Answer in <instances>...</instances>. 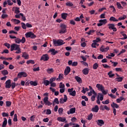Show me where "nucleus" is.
<instances>
[{"label": "nucleus", "instance_id": "nucleus-40", "mask_svg": "<svg viewBox=\"0 0 127 127\" xmlns=\"http://www.w3.org/2000/svg\"><path fill=\"white\" fill-rule=\"evenodd\" d=\"M63 111H64L63 108H60L58 110L59 115H62V114H63Z\"/></svg>", "mask_w": 127, "mask_h": 127}, {"label": "nucleus", "instance_id": "nucleus-59", "mask_svg": "<svg viewBox=\"0 0 127 127\" xmlns=\"http://www.w3.org/2000/svg\"><path fill=\"white\" fill-rule=\"evenodd\" d=\"M4 45L5 46H6V47H7V48H8V49H9V48H10V44L7 43H4Z\"/></svg>", "mask_w": 127, "mask_h": 127}, {"label": "nucleus", "instance_id": "nucleus-38", "mask_svg": "<svg viewBox=\"0 0 127 127\" xmlns=\"http://www.w3.org/2000/svg\"><path fill=\"white\" fill-rule=\"evenodd\" d=\"M66 5L67 6H73L74 5V4H73V3H72V2L70 1H68L66 3Z\"/></svg>", "mask_w": 127, "mask_h": 127}, {"label": "nucleus", "instance_id": "nucleus-62", "mask_svg": "<svg viewBox=\"0 0 127 127\" xmlns=\"http://www.w3.org/2000/svg\"><path fill=\"white\" fill-rule=\"evenodd\" d=\"M104 58V56L103 55H99V56H98L97 59L99 60L101 59H103Z\"/></svg>", "mask_w": 127, "mask_h": 127}, {"label": "nucleus", "instance_id": "nucleus-57", "mask_svg": "<svg viewBox=\"0 0 127 127\" xmlns=\"http://www.w3.org/2000/svg\"><path fill=\"white\" fill-rule=\"evenodd\" d=\"M7 16H8V15L6 14H2L1 15V18L3 19H4V18H6V17H7Z\"/></svg>", "mask_w": 127, "mask_h": 127}, {"label": "nucleus", "instance_id": "nucleus-16", "mask_svg": "<svg viewBox=\"0 0 127 127\" xmlns=\"http://www.w3.org/2000/svg\"><path fill=\"white\" fill-rule=\"evenodd\" d=\"M82 73L84 74V75H88V74H89V68H84L82 70Z\"/></svg>", "mask_w": 127, "mask_h": 127}, {"label": "nucleus", "instance_id": "nucleus-33", "mask_svg": "<svg viewBox=\"0 0 127 127\" xmlns=\"http://www.w3.org/2000/svg\"><path fill=\"white\" fill-rule=\"evenodd\" d=\"M99 22L103 23V24H106L108 21H107V19H104L100 20Z\"/></svg>", "mask_w": 127, "mask_h": 127}, {"label": "nucleus", "instance_id": "nucleus-5", "mask_svg": "<svg viewBox=\"0 0 127 127\" xmlns=\"http://www.w3.org/2000/svg\"><path fill=\"white\" fill-rule=\"evenodd\" d=\"M20 45L15 44H13L11 45V48L10 50L11 51H13V50H18V49H20L19 47Z\"/></svg>", "mask_w": 127, "mask_h": 127}, {"label": "nucleus", "instance_id": "nucleus-27", "mask_svg": "<svg viewBox=\"0 0 127 127\" xmlns=\"http://www.w3.org/2000/svg\"><path fill=\"white\" fill-rule=\"evenodd\" d=\"M108 75L109 78H113V77L115 76V74H113V71H110L108 73Z\"/></svg>", "mask_w": 127, "mask_h": 127}, {"label": "nucleus", "instance_id": "nucleus-46", "mask_svg": "<svg viewBox=\"0 0 127 127\" xmlns=\"http://www.w3.org/2000/svg\"><path fill=\"white\" fill-rule=\"evenodd\" d=\"M55 80H56V77H52L50 79V83H53V82H55Z\"/></svg>", "mask_w": 127, "mask_h": 127}, {"label": "nucleus", "instance_id": "nucleus-6", "mask_svg": "<svg viewBox=\"0 0 127 127\" xmlns=\"http://www.w3.org/2000/svg\"><path fill=\"white\" fill-rule=\"evenodd\" d=\"M49 60V56L47 54L43 55L40 59V61H48Z\"/></svg>", "mask_w": 127, "mask_h": 127}, {"label": "nucleus", "instance_id": "nucleus-34", "mask_svg": "<svg viewBox=\"0 0 127 127\" xmlns=\"http://www.w3.org/2000/svg\"><path fill=\"white\" fill-rule=\"evenodd\" d=\"M30 84L31 86H37L38 85V83L36 81H31L30 82Z\"/></svg>", "mask_w": 127, "mask_h": 127}, {"label": "nucleus", "instance_id": "nucleus-61", "mask_svg": "<svg viewBox=\"0 0 127 127\" xmlns=\"http://www.w3.org/2000/svg\"><path fill=\"white\" fill-rule=\"evenodd\" d=\"M34 119H35V116L33 115V116H31L30 120L31 122H34Z\"/></svg>", "mask_w": 127, "mask_h": 127}, {"label": "nucleus", "instance_id": "nucleus-32", "mask_svg": "<svg viewBox=\"0 0 127 127\" xmlns=\"http://www.w3.org/2000/svg\"><path fill=\"white\" fill-rule=\"evenodd\" d=\"M116 81L117 82H122L124 80V77H120L115 78Z\"/></svg>", "mask_w": 127, "mask_h": 127}, {"label": "nucleus", "instance_id": "nucleus-23", "mask_svg": "<svg viewBox=\"0 0 127 127\" xmlns=\"http://www.w3.org/2000/svg\"><path fill=\"white\" fill-rule=\"evenodd\" d=\"M92 94H93L95 96H97V93L94 90H91L90 92L88 93V96H92Z\"/></svg>", "mask_w": 127, "mask_h": 127}, {"label": "nucleus", "instance_id": "nucleus-22", "mask_svg": "<svg viewBox=\"0 0 127 127\" xmlns=\"http://www.w3.org/2000/svg\"><path fill=\"white\" fill-rule=\"evenodd\" d=\"M75 79L77 81V82H78V83H82V79L81 78V77L78 76H75Z\"/></svg>", "mask_w": 127, "mask_h": 127}, {"label": "nucleus", "instance_id": "nucleus-60", "mask_svg": "<svg viewBox=\"0 0 127 127\" xmlns=\"http://www.w3.org/2000/svg\"><path fill=\"white\" fill-rule=\"evenodd\" d=\"M13 121L14 122H17V114H14V118H13Z\"/></svg>", "mask_w": 127, "mask_h": 127}, {"label": "nucleus", "instance_id": "nucleus-31", "mask_svg": "<svg viewBox=\"0 0 127 127\" xmlns=\"http://www.w3.org/2000/svg\"><path fill=\"white\" fill-rule=\"evenodd\" d=\"M98 67H99V64H98V63H95V64H94L93 65V68L94 70H97V69H98Z\"/></svg>", "mask_w": 127, "mask_h": 127}, {"label": "nucleus", "instance_id": "nucleus-29", "mask_svg": "<svg viewBox=\"0 0 127 127\" xmlns=\"http://www.w3.org/2000/svg\"><path fill=\"white\" fill-rule=\"evenodd\" d=\"M117 7H118V8H119V9H124V7L122 6V5L121 4V3H120L119 2H117Z\"/></svg>", "mask_w": 127, "mask_h": 127}, {"label": "nucleus", "instance_id": "nucleus-50", "mask_svg": "<svg viewBox=\"0 0 127 127\" xmlns=\"http://www.w3.org/2000/svg\"><path fill=\"white\" fill-rule=\"evenodd\" d=\"M92 119H93V114L90 113L89 114V115H88V121H91V120H92Z\"/></svg>", "mask_w": 127, "mask_h": 127}, {"label": "nucleus", "instance_id": "nucleus-15", "mask_svg": "<svg viewBox=\"0 0 127 127\" xmlns=\"http://www.w3.org/2000/svg\"><path fill=\"white\" fill-rule=\"evenodd\" d=\"M100 109L102 111H105V110H106V111H110V108L107 105H101Z\"/></svg>", "mask_w": 127, "mask_h": 127}, {"label": "nucleus", "instance_id": "nucleus-9", "mask_svg": "<svg viewBox=\"0 0 127 127\" xmlns=\"http://www.w3.org/2000/svg\"><path fill=\"white\" fill-rule=\"evenodd\" d=\"M22 76L23 77H27V74L25 72H23V71L20 72L18 73V74H17L18 78H20Z\"/></svg>", "mask_w": 127, "mask_h": 127}, {"label": "nucleus", "instance_id": "nucleus-26", "mask_svg": "<svg viewBox=\"0 0 127 127\" xmlns=\"http://www.w3.org/2000/svg\"><path fill=\"white\" fill-rule=\"evenodd\" d=\"M50 84V81L48 80H44V85H45V86H49Z\"/></svg>", "mask_w": 127, "mask_h": 127}, {"label": "nucleus", "instance_id": "nucleus-21", "mask_svg": "<svg viewBox=\"0 0 127 127\" xmlns=\"http://www.w3.org/2000/svg\"><path fill=\"white\" fill-rule=\"evenodd\" d=\"M58 121L59 122H62V123H64V122L66 121V118H62V117H58Z\"/></svg>", "mask_w": 127, "mask_h": 127}, {"label": "nucleus", "instance_id": "nucleus-17", "mask_svg": "<svg viewBox=\"0 0 127 127\" xmlns=\"http://www.w3.org/2000/svg\"><path fill=\"white\" fill-rule=\"evenodd\" d=\"M49 52H51L52 55H56V54L58 53V52L57 51H56L54 49H52L50 50Z\"/></svg>", "mask_w": 127, "mask_h": 127}, {"label": "nucleus", "instance_id": "nucleus-12", "mask_svg": "<svg viewBox=\"0 0 127 127\" xmlns=\"http://www.w3.org/2000/svg\"><path fill=\"white\" fill-rule=\"evenodd\" d=\"M91 112H94V113H98V112H99V106L98 105H95L94 107L92 108Z\"/></svg>", "mask_w": 127, "mask_h": 127}, {"label": "nucleus", "instance_id": "nucleus-37", "mask_svg": "<svg viewBox=\"0 0 127 127\" xmlns=\"http://www.w3.org/2000/svg\"><path fill=\"white\" fill-rule=\"evenodd\" d=\"M127 18V15H123L122 17H120L118 18V20H124V19H126Z\"/></svg>", "mask_w": 127, "mask_h": 127}, {"label": "nucleus", "instance_id": "nucleus-43", "mask_svg": "<svg viewBox=\"0 0 127 127\" xmlns=\"http://www.w3.org/2000/svg\"><path fill=\"white\" fill-rule=\"evenodd\" d=\"M20 12V11H19V7H16L15 9V13H16V14H18Z\"/></svg>", "mask_w": 127, "mask_h": 127}, {"label": "nucleus", "instance_id": "nucleus-45", "mask_svg": "<svg viewBox=\"0 0 127 127\" xmlns=\"http://www.w3.org/2000/svg\"><path fill=\"white\" fill-rule=\"evenodd\" d=\"M6 107H9L11 106V102L10 101H6Z\"/></svg>", "mask_w": 127, "mask_h": 127}, {"label": "nucleus", "instance_id": "nucleus-11", "mask_svg": "<svg viewBox=\"0 0 127 127\" xmlns=\"http://www.w3.org/2000/svg\"><path fill=\"white\" fill-rule=\"evenodd\" d=\"M70 71H71V68L69 66H66L64 70V75L67 76L70 73Z\"/></svg>", "mask_w": 127, "mask_h": 127}, {"label": "nucleus", "instance_id": "nucleus-53", "mask_svg": "<svg viewBox=\"0 0 127 127\" xmlns=\"http://www.w3.org/2000/svg\"><path fill=\"white\" fill-rule=\"evenodd\" d=\"M81 98L83 99V100H85L86 102H88V101H89V99H88L86 96H82Z\"/></svg>", "mask_w": 127, "mask_h": 127}, {"label": "nucleus", "instance_id": "nucleus-19", "mask_svg": "<svg viewBox=\"0 0 127 127\" xmlns=\"http://www.w3.org/2000/svg\"><path fill=\"white\" fill-rule=\"evenodd\" d=\"M3 120L4 121L3 122L2 127H6V125H7V120L5 118H4Z\"/></svg>", "mask_w": 127, "mask_h": 127}, {"label": "nucleus", "instance_id": "nucleus-1", "mask_svg": "<svg viewBox=\"0 0 127 127\" xmlns=\"http://www.w3.org/2000/svg\"><path fill=\"white\" fill-rule=\"evenodd\" d=\"M53 42L54 45H55V46H61V45H63L65 44V42H64V41H63V40H61V39H59L58 40L53 39Z\"/></svg>", "mask_w": 127, "mask_h": 127}, {"label": "nucleus", "instance_id": "nucleus-64", "mask_svg": "<svg viewBox=\"0 0 127 127\" xmlns=\"http://www.w3.org/2000/svg\"><path fill=\"white\" fill-rule=\"evenodd\" d=\"M70 23L72 25H75V24H76V22H75V21H74V20H70Z\"/></svg>", "mask_w": 127, "mask_h": 127}, {"label": "nucleus", "instance_id": "nucleus-25", "mask_svg": "<svg viewBox=\"0 0 127 127\" xmlns=\"http://www.w3.org/2000/svg\"><path fill=\"white\" fill-rule=\"evenodd\" d=\"M47 71L48 74H52V73H53V72H54V69L53 68H48L47 69Z\"/></svg>", "mask_w": 127, "mask_h": 127}, {"label": "nucleus", "instance_id": "nucleus-52", "mask_svg": "<svg viewBox=\"0 0 127 127\" xmlns=\"http://www.w3.org/2000/svg\"><path fill=\"white\" fill-rule=\"evenodd\" d=\"M80 63H81V64H82L84 66H86V67H88L89 66V64H88V63L84 61H81Z\"/></svg>", "mask_w": 127, "mask_h": 127}, {"label": "nucleus", "instance_id": "nucleus-7", "mask_svg": "<svg viewBox=\"0 0 127 127\" xmlns=\"http://www.w3.org/2000/svg\"><path fill=\"white\" fill-rule=\"evenodd\" d=\"M108 26L109 28V29H112L114 32H116L118 29H117V28L115 27V24H108Z\"/></svg>", "mask_w": 127, "mask_h": 127}, {"label": "nucleus", "instance_id": "nucleus-55", "mask_svg": "<svg viewBox=\"0 0 127 127\" xmlns=\"http://www.w3.org/2000/svg\"><path fill=\"white\" fill-rule=\"evenodd\" d=\"M20 14L21 16H22V19H23V21H25V20H26V18H25V16L23 15V14H22V13H20Z\"/></svg>", "mask_w": 127, "mask_h": 127}, {"label": "nucleus", "instance_id": "nucleus-54", "mask_svg": "<svg viewBox=\"0 0 127 127\" xmlns=\"http://www.w3.org/2000/svg\"><path fill=\"white\" fill-rule=\"evenodd\" d=\"M54 103L57 104V105H59V100H58V98H55L54 100Z\"/></svg>", "mask_w": 127, "mask_h": 127}, {"label": "nucleus", "instance_id": "nucleus-10", "mask_svg": "<svg viewBox=\"0 0 127 127\" xmlns=\"http://www.w3.org/2000/svg\"><path fill=\"white\" fill-rule=\"evenodd\" d=\"M11 81L10 79H8L5 82V88L6 89H9L11 87V84H10Z\"/></svg>", "mask_w": 127, "mask_h": 127}, {"label": "nucleus", "instance_id": "nucleus-44", "mask_svg": "<svg viewBox=\"0 0 127 127\" xmlns=\"http://www.w3.org/2000/svg\"><path fill=\"white\" fill-rule=\"evenodd\" d=\"M60 89H63L65 88V84H63V82H61L60 83Z\"/></svg>", "mask_w": 127, "mask_h": 127}, {"label": "nucleus", "instance_id": "nucleus-14", "mask_svg": "<svg viewBox=\"0 0 127 127\" xmlns=\"http://www.w3.org/2000/svg\"><path fill=\"white\" fill-rule=\"evenodd\" d=\"M75 112H76L75 108H71L68 111H67V115H70L71 114H75Z\"/></svg>", "mask_w": 127, "mask_h": 127}, {"label": "nucleus", "instance_id": "nucleus-8", "mask_svg": "<svg viewBox=\"0 0 127 127\" xmlns=\"http://www.w3.org/2000/svg\"><path fill=\"white\" fill-rule=\"evenodd\" d=\"M44 103L46 106H51L52 103L48 101V97H46L43 99Z\"/></svg>", "mask_w": 127, "mask_h": 127}, {"label": "nucleus", "instance_id": "nucleus-30", "mask_svg": "<svg viewBox=\"0 0 127 127\" xmlns=\"http://www.w3.org/2000/svg\"><path fill=\"white\" fill-rule=\"evenodd\" d=\"M110 21H119V20L117 19L116 17L112 16L109 19Z\"/></svg>", "mask_w": 127, "mask_h": 127}, {"label": "nucleus", "instance_id": "nucleus-3", "mask_svg": "<svg viewBox=\"0 0 127 127\" xmlns=\"http://www.w3.org/2000/svg\"><path fill=\"white\" fill-rule=\"evenodd\" d=\"M61 30L59 31V33L61 34H63L67 32V26L64 24H61L60 25Z\"/></svg>", "mask_w": 127, "mask_h": 127}, {"label": "nucleus", "instance_id": "nucleus-49", "mask_svg": "<svg viewBox=\"0 0 127 127\" xmlns=\"http://www.w3.org/2000/svg\"><path fill=\"white\" fill-rule=\"evenodd\" d=\"M11 87L12 89H14V88L16 87V83H15V82H12L11 84Z\"/></svg>", "mask_w": 127, "mask_h": 127}, {"label": "nucleus", "instance_id": "nucleus-48", "mask_svg": "<svg viewBox=\"0 0 127 127\" xmlns=\"http://www.w3.org/2000/svg\"><path fill=\"white\" fill-rule=\"evenodd\" d=\"M15 42H16V43H17V44H19L21 42H20V39L18 38H16V39H15Z\"/></svg>", "mask_w": 127, "mask_h": 127}, {"label": "nucleus", "instance_id": "nucleus-13", "mask_svg": "<svg viewBox=\"0 0 127 127\" xmlns=\"http://www.w3.org/2000/svg\"><path fill=\"white\" fill-rule=\"evenodd\" d=\"M96 123L98 126H100V127H102V126L105 125V122L102 120H98L97 121H96Z\"/></svg>", "mask_w": 127, "mask_h": 127}, {"label": "nucleus", "instance_id": "nucleus-24", "mask_svg": "<svg viewBox=\"0 0 127 127\" xmlns=\"http://www.w3.org/2000/svg\"><path fill=\"white\" fill-rule=\"evenodd\" d=\"M61 15L62 18H63V19H66V17H67V16H68V13H62Z\"/></svg>", "mask_w": 127, "mask_h": 127}, {"label": "nucleus", "instance_id": "nucleus-2", "mask_svg": "<svg viewBox=\"0 0 127 127\" xmlns=\"http://www.w3.org/2000/svg\"><path fill=\"white\" fill-rule=\"evenodd\" d=\"M96 88H97L99 91H101L103 95H107L108 94V91L105 90V87L102 84H97L96 85Z\"/></svg>", "mask_w": 127, "mask_h": 127}, {"label": "nucleus", "instance_id": "nucleus-51", "mask_svg": "<svg viewBox=\"0 0 127 127\" xmlns=\"http://www.w3.org/2000/svg\"><path fill=\"white\" fill-rule=\"evenodd\" d=\"M59 79H60L61 80L64 79V75L62 73H60L59 75Z\"/></svg>", "mask_w": 127, "mask_h": 127}, {"label": "nucleus", "instance_id": "nucleus-18", "mask_svg": "<svg viewBox=\"0 0 127 127\" xmlns=\"http://www.w3.org/2000/svg\"><path fill=\"white\" fill-rule=\"evenodd\" d=\"M22 57L24 58V59H28L29 58V56L26 52H24L23 53V55L22 56Z\"/></svg>", "mask_w": 127, "mask_h": 127}, {"label": "nucleus", "instance_id": "nucleus-39", "mask_svg": "<svg viewBox=\"0 0 127 127\" xmlns=\"http://www.w3.org/2000/svg\"><path fill=\"white\" fill-rule=\"evenodd\" d=\"M11 21H13L14 22H16V24H18V23H20V20H17L16 19H12Z\"/></svg>", "mask_w": 127, "mask_h": 127}, {"label": "nucleus", "instance_id": "nucleus-20", "mask_svg": "<svg viewBox=\"0 0 127 127\" xmlns=\"http://www.w3.org/2000/svg\"><path fill=\"white\" fill-rule=\"evenodd\" d=\"M112 108H113V109H115V108H116V109H118V108L119 107V105L115 103V102H113V104L111 105Z\"/></svg>", "mask_w": 127, "mask_h": 127}, {"label": "nucleus", "instance_id": "nucleus-41", "mask_svg": "<svg viewBox=\"0 0 127 127\" xmlns=\"http://www.w3.org/2000/svg\"><path fill=\"white\" fill-rule=\"evenodd\" d=\"M70 96H72V97H75L76 96V91H72L71 93H69Z\"/></svg>", "mask_w": 127, "mask_h": 127}, {"label": "nucleus", "instance_id": "nucleus-47", "mask_svg": "<svg viewBox=\"0 0 127 127\" xmlns=\"http://www.w3.org/2000/svg\"><path fill=\"white\" fill-rule=\"evenodd\" d=\"M115 70L117 72H123V68L121 67H117Z\"/></svg>", "mask_w": 127, "mask_h": 127}, {"label": "nucleus", "instance_id": "nucleus-58", "mask_svg": "<svg viewBox=\"0 0 127 127\" xmlns=\"http://www.w3.org/2000/svg\"><path fill=\"white\" fill-rule=\"evenodd\" d=\"M7 2L8 5H12V4H13V2H11V0H7Z\"/></svg>", "mask_w": 127, "mask_h": 127}, {"label": "nucleus", "instance_id": "nucleus-36", "mask_svg": "<svg viewBox=\"0 0 127 127\" xmlns=\"http://www.w3.org/2000/svg\"><path fill=\"white\" fill-rule=\"evenodd\" d=\"M27 64H35V62L34 60H31L26 62Z\"/></svg>", "mask_w": 127, "mask_h": 127}, {"label": "nucleus", "instance_id": "nucleus-35", "mask_svg": "<svg viewBox=\"0 0 127 127\" xmlns=\"http://www.w3.org/2000/svg\"><path fill=\"white\" fill-rule=\"evenodd\" d=\"M1 73L3 76H5V75H8V72L7 70L4 69L1 71Z\"/></svg>", "mask_w": 127, "mask_h": 127}, {"label": "nucleus", "instance_id": "nucleus-63", "mask_svg": "<svg viewBox=\"0 0 127 127\" xmlns=\"http://www.w3.org/2000/svg\"><path fill=\"white\" fill-rule=\"evenodd\" d=\"M2 117H8V113H5V112H3V113H2Z\"/></svg>", "mask_w": 127, "mask_h": 127}, {"label": "nucleus", "instance_id": "nucleus-28", "mask_svg": "<svg viewBox=\"0 0 127 127\" xmlns=\"http://www.w3.org/2000/svg\"><path fill=\"white\" fill-rule=\"evenodd\" d=\"M83 90L81 91V92L83 93V94H86V92H88L89 91V88H85L83 87H82Z\"/></svg>", "mask_w": 127, "mask_h": 127}, {"label": "nucleus", "instance_id": "nucleus-42", "mask_svg": "<svg viewBox=\"0 0 127 127\" xmlns=\"http://www.w3.org/2000/svg\"><path fill=\"white\" fill-rule=\"evenodd\" d=\"M26 41V39H25V37H22V39H20V42L21 43H22L23 44L24 43H25V42Z\"/></svg>", "mask_w": 127, "mask_h": 127}, {"label": "nucleus", "instance_id": "nucleus-56", "mask_svg": "<svg viewBox=\"0 0 127 127\" xmlns=\"http://www.w3.org/2000/svg\"><path fill=\"white\" fill-rule=\"evenodd\" d=\"M21 25L23 29H26V25L25 24V23L22 22L21 23Z\"/></svg>", "mask_w": 127, "mask_h": 127}, {"label": "nucleus", "instance_id": "nucleus-4", "mask_svg": "<svg viewBox=\"0 0 127 127\" xmlns=\"http://www.w3.org/2000/svg\"><path fill=\"white\" fill-rule=\"evenodd\" d=\"M25 37L26 38H31V39H35L36 36L32 32H27L25 34Z\"/></svg>", "mask_w": 127, "mask_h": 127}]
</instances>
